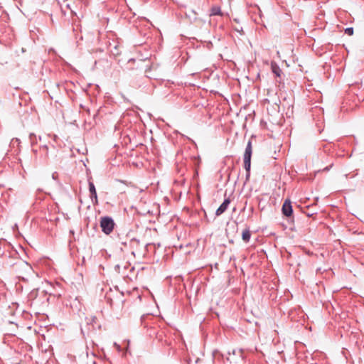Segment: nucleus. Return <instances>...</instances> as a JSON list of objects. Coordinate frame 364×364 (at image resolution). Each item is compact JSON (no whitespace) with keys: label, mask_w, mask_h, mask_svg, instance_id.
Segmentation results:
<instances>
[{"label":"nucleus","mask_w":364,"mask_h":364,"mask_svg":"<svg viewBox=\"0 0 364 364\" xmlns=\"http://www.w3.org/2000/svg\"><path fill=\"white\" fill-rule=\"evenodd\" d=\"M328 169H329L328 167H326V168H324V170H328Z\"/></svg>","instance_id":"24"},{"label":"nucleus","mask_w":364,"mask_h":364,"mask_svg":"<svg viewBox=\"0 0 364 364\" xmlns=\"http://www.w3.org/2000/svg\"><path fill=\"white\" fill-rule=\"evenodd\" d=\"M38 290H36V291H33L30 293L29 294V297L31 299H33L35 302H38Z\"/></svg>","instance_id":"13"},{"label":"nucleus","mask_w":364,"mask_h":364,"mask_svg":"<svg viewBox=\"0 0 364 364\" xmlns=\"http://www.w3.org/2000/svg\"><path fill=\"white\" fill-rule=\"evenodd\" d=\"M250 237H251L250 231L248 229H245V230H243L242 234V238L243 241L245 242H248L250 240Z\"/></svg>","instance_id":"11"},{"label":"nucleus","mask_w":364,"mask_h":364,"mask_svg":"<svg viewBox=\"0 0 364 364\" xmlns=\"http://www.w3.org/2000/svg\"><path fill=\"white\" fill-rule=\"evenodd\" d=\"M86 112H87V113H90V109H86Z\"/></svg>","instance_id":"23"},{"label":"nucleus","mask_w":364,"mask_h":364,"mask_svg":"<svg viewBox=\"0 0 364 364\" xmlns=\"http://www.w3.org/2000/svg\"><path fill=\"white\" fill-rule=\"evenodd\" d=\"M230 203V200L229 198H225L223 203L219 206V208L216 210L215 215L219 216L222 215L223 213L226 211Z\"/></svg>","instance_id":"8"},{"label":"nucleus","mask_w":364,"mask_h":364,"mask_svg":"<svg viewBox=\"0 0 364 364\" xmlns=\"http://www.w3.org/2000/svg\"><path fill=\"white\" fill-rule=\"evenodd\" d=\"M134 61H135V59L131 58L129 60L128 63H132V62H134Z\"/></svg>","instance_id":"20"},{"label":"nucleus","mask_w":364,"mask_h":364,"mask_svg":"<svg viewBox=\"0 0 364 364\" xmlns=\"http://www.w3.org/2000/svg\"><path fill=\"white\" fill-rule=\"evenodd\" d=\"M29 137L32 145L37 143V136L36 134H31Z\"/></svg>","instance_id":"14"},{"label":"nucleus","mask_w":364,"mask_h":364,"mask_svg":"<svg viewBox=\"0 0 364 364\" xmlns=\"http://www.w3.org/2000/svg\"><path fill=\"white\" fill-rule=\"evenodd\" d=\"M243 351L242 350H232V352L228 353V356L227 357V360L230 362V363L232 364H243Z\"/></svg>","instance_id":"4"},{"label":"nucleus","mask_w":364,"mask_h":364,"mask_svg":"<svg viewBox=\"0 0 364 364\" xmlns=\"http://www.w3.org/2000/svg\"><path fill=\"white\" fill-rule=\"evenodd\" d=\"M40 294H41V296H43L46 297V303L49 302V297L47 296V293L45 291H41L40 292Z\"/></svg>","instance_id":"16"},{"label":"nucleus","mask_w":364,"mask_h":364,"mask_svg":"<svg viewBox=\"0 0 364 364\" xmlns=\"http://www.w3.org/2000/svg\"><path fill=\"white\" fill-rule=\"evenodd\" d=\"M272 73L277 76L280 77L282 71L280 68L277 65H272Z\"/></svg>","instance_id":"12"},{"label":"nucleus","mask_w":364,"mask_h":364,"mask_svg":"<svg viewBox=\"0 0 364 364\" xmlns=\"http://www.w3.org/2000/svg\"><path fill=\"white\" fill-rule=\"evenodd\" d=\"M222 16L223 14L221 12L220 7L218 6H213L210 9V16Z\"/></svg>","instance_id":"10"},{"label":"nucleus","mask_w":364,"mask_h":364,"mask_svg":"<svg viewBox=\"0 0 364 364\" xmlns=\"http://www.w3.org/2000/svg\"><path fill=\"white\" fill-rule=\"evenodd\" d=\"M252 154V142L249 141L245 148L244 153V168L246 171V179L250 176V168H251V157Z\"/></svg>","instance_id":"3"},{"label":"nucleus","mask_w":364,"mask_h":364,"mask_svg":"<svg viewBox=\"0 0 364 364\" xmlns=\"http://www.w3.org/2000/svg\"><path fill=\"white\" fill-rule=\"evenodd\" d=\"M33 153H34L35 154H37V150H36V149H33Z\"/></svg>","instance_id":"21"},{"label":"nucleus","mask_w":364,"mask_h":364,"mask_svg":"<svg viewBox=\"0 0 364 364\" xmlns=\"http://www.w3.org/2000/svg\"><path fill=\"white\" fill-rule=\"evenodd\" d=\"M15 270L18 274V277L23 281L27 280L26 277L30 275L33 272L31 266L25 262L16 263Z\"/></svg>","instance_id":"1"},{"label":"nucleus","mask_w":364,"mask_h":364,"mask_svg":"<svg viewBox=\"0 0 364 364\" xmlns=\"http://www.w3.org/2000/svg\"><path fill=\"white\" fill-rule=\"evenodd\" d=\"M314 215V213H311V212H308V213H306V215H307L308 217H311V216H312V215Z\"/></svg>","instance_id":"18"},{"label":"nucleus","mask_w":364,"mask_h":364,"mask_svg":"<svg viewBox=\"0 0 364 364\" xmlns=\"http://www.w3.org/2000/svg\"><path fill=\"white\" fill-rule=\"evenodd\" d=\"M353 27H348L345 29V33L348 36H352L353 34Z\"/></svg>","instance_id":"15"},{"label":"nucleus","mask_w":364,"mask_h":364,"mask_svg":"<svg viewBox=\"0 0 364 364\" xmlns=\"http://www.w3.org/2000/svg\"><path fill=\"white\" fill-rule=\"evenodd\" d=\"M88 185H89L90 197L92 200V203L93 205H97L98 200H97V194L95 186L93 182L91 181L90 180L88 181Z\"/></svg>","instance_id":"7"},{"label":"nucleus","mask_w":364,"mask_h":364,"mask_svg":"<svg viewBox=\"0 0 364 364\" xmlns=\"http://www.w3.org/2000/svg\"><path fill=\"white\" fill-rule=\"evenodd\" d=\"M190 363H191V360L190 359L187 360V363L191 364Z\"/></svg>","instance_id":"22"},{"label":"nucleus","mask_w":364,"mask_h":364,"mask_svg":"<svg viewBox=\"0 0 364 364\" xmlns=\"http://www.w3.org/2000/svg\"><path fill=\"white\" fill-rule=\"evenodd\" d=\"M282 214L286 217H291L293 214L291 202L289 199H286L282 207Z\"/></svg>","instance_id":"6"},{"label":"nucleus","mask_w":364,"mask_h":364,"mask_svg":"<svg viewBox=\"0 0 364 364\" xmlns=\"http://www.w3.org/2000/svg\"><path fill=\"white\" fill-rule=\"evenodd\" d=\"M100 225L102 229V232L108 235L112 232L116 224L112 217L103 216L100 218Z\"/></svg>","instance_id":"2"},{"label":"nucleus","mask_w":364,"mask_h":364,"mask_svg":"<svg viewBox=\"0 0 364 364\" xmlns=\"http://www.w3.org/2000/svg\"><path fill=\"white\" fill-rule=\"evenodd\" d=\"M58 173H57V172H54V173L52 174V178H53V179H54V180H57V178H58Z\"/></svg>","instance_id":"17"},{"label":"nucleus","mask_w":364,"mask_h":364,"mask_svg":"<svg viewBox=\"0 0 364 364\" xmlns=\"http://www.w3.org/2000/svg\"><path fill=\"white\" fill-rule=\"evenodd\" d=\"M121 243L124 247H129L133 255H135V252L139 250L141 245L140 240L136 238H132L128 241H123Z\"/></svg>","instance_id":"5"},{"label":"nucleus","mask_w":364,"mask_h":364,"mask_svg":"<svg viewBox=\"0 0 364 364\" xmlns=\"http://www.w3.org/2000/svg\"><path fill=\"white\" fill-rule=\"evenodd\" d=\"M114 268H115V270H116V271H118L119 272H120V271H119V268H120L119 264H117V265L114 267Z\"/></svg>","instance_id":"19"},{"label":"nucleus","mask_w":364,"mask_h":364,"mask_svg":"<svg viewBox=\"0 0 364 364\" xmlns=\"http://www.w3.org/2000/svg\"><path fill=\"white\" fill-rule=\"evenodd\" d=\"M41 160L43 162L46 161L48 156V148L46 145L40 147Z\"/></svg>","instance_id":"9"}]
</instances>
